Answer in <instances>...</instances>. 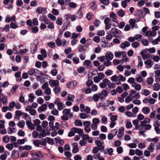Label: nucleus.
Wrapping results in <instances>:
<instances>
[{
  "label": "nucleus",
  "mask_w": 160,
  "mask_h": 160,
  "mask_svg": "<svg viewBox=\"0 0 160 160\" xmlns=\"http://www.w3.org/2000/svg\"><path fill=\"white\" fill-rule=\"evenodd\" d=\"M26 123L29 129L34 130L35 129V125L33 124L31 122L29 121H27L26 122Z\"/></svg>",
  "instance_id": "nucleus-16"
},
{
  "label": "nucleus",
  "mask_w": 160,
  "mask_h": 160,
  "mask_svg": "<svg viewBox=\"0 0 160 160\" xmlns=\"http://www.w3.org/2000/svg\"><path fill=\"white\" fill-rule=\"evenodd\" d=\"M124 128L123 127L121 128L118 131V133L117 134V137L118 138H121L124 135Z\"/></svg>",
  "instance_id": "nucleus-29"
},
{
  "label": "nucleus",
  "mask_w": 160,
  "mask_h": 160,
  "mask_svg": "<svg viewBox=\"0 0 160 160\" xmlns=\"http://www.w3.org/2000/svg\"><path fill=\"white\" fill-rule=\"evenodd\" d=\"M41 54L38 55V58L39 60H42L47 57V52L45 50L42 49L41 51Z\"/></svg>",
  "instance_id": "nucleus-5"
},
{
  "label": "nucleus",
  "mask_w": 160,
  "mask_h": 160,
  "mask_svg": "<svg viewBox=\"0 0 160 160\" xmlns=\"http://www.w3.org/2000/svg\"><path fill=\"white\" fill-rule=\"evenodd\" d=\"M35 93V95L38 96L42 95V92L40 89H38L36 90Z\"/></svg>",
  "instance_id": "nucleus-50"
},
{
  "label": "nucleus",
  "mask_w": 160,
  "mask_h": 160,
  "mask_svg": "<svg viewBox=\"0 0 160 160\" xmlns=\"http://www.w3.org/2000/svg\"><path fill=\"white\" fill-rule=\"evenodd\" d=\"M107 85L109 88H114V84L113 83H111L110 81L107 78L104 79L102 82H100L99 84L100 87L102 88H105L106 87Z\"/></svg>",
  "instance_id": "nucleus-1"
},
{
  "label": "nucleus",
  "mask_w": 160,
  "mask_h": 160,
  "mask_svg": "<svg viewBox=\"0 0 160 160\" xmlns=\"http://www.w3.org/2000/svg\"><path fill=\"white\" fill-rule=\"evenodd\" d=\"M0 99L2 102L4 104L5 103L7 102V97L3 94H2Z\"/></svg>",
  "instance_id": "nucleus-45"
},
{
  "label": "nucleus",
  "mask_w": 160,
  "mask_h": 160,
  "mask_svg": "<svg viewBox=\"0 0 160 160\" xmlns=\"http://www.w3.org/2000/svg\"><path fill=\"white\" fill-rule=\"evenodd\" d=\"M113 150L112 148H110L109 149H106L104 151V153L105 154H108L109 155H112Z\"/></svg>",
  "instance_id": "nucleus-31"
},
{
  "label": "nucleus",
  "mask_w": 160,
  "mask_h": 160,
  "mask_svg": "<svg viewBox=\"0 0 160 160\" xmlns=\"http://www.w3.org/2000/svg\"><path fill=\"white\" fill-rule=\"evenodd\" d=\"M63 115L61 117V119L63 120H67L68 117L71 118L73 117V114L71 112L70 109H65L62 111Z\"/></svg>",
  "instance_id": "nucleus-2"
},
{
  "label": "nucleus",
  "mask_w": 160,
  "mask_h": 160,
  "mask_svg": "<svg viewBox=\"0 0 160 160\" xmlns=\"http://www.w3.org/2000/svg\"><path fill=\"white\" fill-rule=\"evenodd\" d=\"M118 83H117L118 84H119L120 83L121 81L122 82H124L126 80V78L122 75H119L118 76Z\"/></svg>",
  "instance_id": "nucleus-23"
},
{
  "label": "nucleus",
  "mask_w": 160,
  "mask_h": 160,
  "mask_svg": "<svg viewBox=\"0 0 160 160\" xmlns=\"http://www.w3.org/2000/svg\"><path fill=\"white\" fill-rule=\"evenodd\" d=\"M28 73L30 75H33L35 74L36 77L38 76L37 73L38 74H41V72L38 69L33 68L30 69L28 71Z\"/></svg>",
  "instance_id": "nucleus-6"
},
{
  "label": "nucleus",
  "mask_w": 160,
  "mask_h": 160,
  "mask_svg": "<svg viewBox=\"0 0 160 160\" xmlns=\"http://www.w3.org/2000/svg\"><path fill=\"white\" fill-rule=\"evenodd\" d=\"M46 136V132L45 130H42L41 132L39 134V138H42Z\"/></svg>",
  "instance_id": "nucleus-49"
},
{
  "label": "nucleus",
  "mask_w": 160,
  "mask_h": 160,
  "mask_svg": "<svg viewBox=\"0 0 160 160\" xmlns=\"http://www.w3.org/2000/svg\"><path fill=\"white\" fill-rule=\"evenodd\" d=\"M132 99V97L129 95L126 98L125 102L126 103H128L131 101Z\"/></svg>",
  "instance_id": "nucleus-59"
},
{
  "label": "nucleus",
  "mask_w": 160,
  "mask_h": 160,
  "mask_svg": "<svg viewBox=\"0 0 160 160\" xmlns=\"http://www.w3.org/2000/svg\"><path fill=\"white\" fill-rule=\"evenodd\" d=\"M28 97V100L30 102H32L35 98L34 94L32 93H30Z\"/></svg>",
  "instance_id": "nucleus-53"
},
{
  "label": "nucleus",
  "mask_w": 160,
  "mask_h": 160,
  "mask_svg": "<svg viewBox=\"0 0 160 160\" xmlns=\"http://www.w3.org/2000/svg\"><path fill=\"white\" fill-rule=\"evenodd\" d=\"M138 148L141 149H143L146 147V144L144 143L140 142L138 145Z\"/></svg>",
  "instance_id": "nucleus-64"
},
{
  "label": "nucleus",
  "mask_w": 160,
  "mask_h": 160,
  "mask_svg": "<svg viewBox=\"0 0 160 160\" xmlns=\"http://www.w3.org/2000/svg\"><path fill=\"white\" fill-rule=\"evenodd\" d=\"M122 61L125 62H127L129 61L128 58L127 57L126 52L124 51H122Z\"/></svg>",
  "instance_id": "nucleus-24"
},
{
  "label": "nucleus",
  "mask_w": 160,
  "mask_h": 160,
  "mask_svg": "<svg viewBox=\"0 0 160 160\" xmlns=\"http://www.w3.org/2000/svg\"><path fill=\"white\" fill-rule=\"evenodd\" d=\"M7 37L9 39H13L15 38V35L12 32H10L8 34Z\"/></svg>",
  "instance_id": "nucleus-52"
},
{
  "label": "nucleus",
  "mask_w": 160,
  "mask_h": 160,
  "mask_svg": "<svg viewBox=\"0 0 160 160\" xmlns=\"http://www.w3.org/2000/svg\"><path fill=\"white\" fill-rule=\"evenodd\" d=\"M132 86L134 88L136 91H139L141 89V86L136 82L134 83L133 84H132Z\"/></svg>",
  "instance_id": "nucleus-22"
},
{
  "label": "nucleus",
  "mask_w": 160,
  "mask_h": 160,
  "mask_svg": "<svg viewBox=\"0 0 160 160\" xmlns=\"http://www.w3.org/2000/svg\"><path fill=\"white\" fill-rule=\"evenodd\" d=\"M53 90L55 93L57 94L59 93L61 90V88L58 86L54 87L53 89Z\"/></svg>",
  "instance_id": "nucleus-54"
},
{
  "label": "nucleus",
  "mask_w": 160,
  "mask_h": 160,
  "mask_svg": "<svg viewBox=\"0 0 160 160\" xmlns=\"http://www.w3.org/2000/svg\"><path fill=\"white\" fill-rule=\"evenodd\" d=\"M138 59V67H142L143 65L142 60L140 56H138L137 57Z\"/></svg>",
  "instance_id": "nucleus-33"
},
{
  "label": "nucleus",
  "mask_w": 160,
  "mask_h": 160,
  "mask_svg": "<svg viewBox=\"0 0 160 160\" xmlns=\"http://www.w3.org/2000/svg\"><path fill=\"white\" fill-rule=\"evenodd\" d=\"M152 89L154 91H158L160 89V85L158 83H155L152 86Z\"/></svg>",
  "instance_id": "nucleus-32"
},
{
  "label": "nucleus",
  "mask_w": 160,
  "mask_h": 160,
  "mask_svg": "<svg viewBox=\"0 0 160 160\" xmlns=\"http://www.w3.org/2000/svg\"><path fill=\"white\" fill-rule=\"evenodd\" d=\"M117 14L120 17H123L125 15L124 11L122 9L120 10L117 12Z\"/></svg>",
  "instance_id": "nucleus-51"
},
{
  "label": "nucleus",
  "mask_w": 160,
  "mask_h": 160,
  "mask_svg": "<svg viewBox=\"0 0 160 160\" xmlns=\"http://www.w3.org/2000/svg\"><path fill=\"white\" fill-rule=\"evenodd\" d=\"M25 142V140L24 139H18L17 142L13 143L14 146L16 148L18 147L19 145L23 144Z\"/></svg>",
  "instance_id": "nucleus-12"
},
{
  "label": "nucleus",
  "mask_w": 160,
  "mask_h": 160,
  "mask_svg": "<svg viewBox=\"0 0 160 160\" xmlns=\"http://www.w3.org/2000/svg\"><path fill=\"white\" fill-rule=\"evenodd\" d=\"M82 8L81 6L77 12L76 17L77 18L79 19H81L83 17V13L82 12Z\"/></svg>",
  "instance_id": "nucleus-17"
},
{
  "label": "nucleus",
  "mask_w": 160,
  "mask_h": 160,
  "mask_svg": "<svg viewBox=\"0 0 160 160\" xmlns=\"http://www.w3.org/2000/svg\"><path fill=\"white\" fill-rule=\"evenodd\" d=\"M147 68H150L154 64V62L150 59L146 60L144 62Z\"/></svg>",
  "instance_id": "nucleus-9"
},
{
  "label": "nucleus",
  "mask_w": 160,
  "mask_h": 160,
  "mask_svg": "<svg viewBox=\"0 0 160 160\" xmlns=\"http://www.w3.org/2000/svg\"><path fill=\"white\" fill-rule=\"evenodd\" d=\"M72 152L73 153H76L79 151V148H78V144L77 142H74L72 144Z\"/></svg>",
  "instance_id": "nucleus-10"
},
{
  "label": "nucleus",
  "mask_w": 160,
  "mask_h": 160,
  "mask_svg": "<svg viewBox=\"0 0 160 160\" xmlns=\"http://www.w3.org/2000/svg\"><path fill=\"white\" fill-rule=\"evenodd\" d=\"M37 46L36 44H33L31 48V53L33 54L35 53L37 50Z\"/></svg>",
  "instance_id": "nucleus-41"
},
{
  "label": "nucleus",
  "mask_w": 160,
  "mask_h": 160,
  "mask_svg": "<svg viewBox=\"0 0 160 160\" xmlns=\"http://www.w3.org/2000/svg\"><path fill=\"white\" fill-rule=\"evenodd\" d=\"M130 45V43L128 41H125L121 43L120 47L122 49H124L128 47Z\"/></svg>",
  "instance_id": "nucleus-26"
},
{
  "label": "nucleus",
  "mask_w": 160,
  "mask_h": 160,
  "mask_svg": "<svg viewBox=\"0 0 160 160\" xmlns=\"http://www.w3.org/2000/svg\"><path fill=\"white\" fill-rule=\"evenodd\" d=\"M82 92H85L86 94L90 93L92 92L91 89L89 88H83L82 89Z\"/></svg>",
  "instance_id": "nucleus-48"
},
{
  "label": "nucleus",
  "mask_w": 160,
  "mask_h": 160,
  "mask_svg": "<svg viewBox=\"0 0 160 160\" xmlns=\"http://www.w3.org/2000/svg\"><path fill=\"white\" fill-rule=\"evenodd\" d=\"M14 146V145L13 144L9 143L6 145V147L8 150L11 151L13 149Z\"/></svg>",
  "instance_id": "nucleus-56"
},
{
  "label": "nucleus",
  "mask_w": 160,
  "mask_h": 160,
  "mask_svg": "<svg viewBox=\"0 0 160 160\" xmlns=\"http://www.w3.org/2000/svg\"><path fill=\"white\" fill-rule=\"evenodd\" d=\"M139 43L138 42H134L131 44L132 46L134 48H137L139 46Z\"/></svg>",
  "instance_id": "nucleus-60"
},
{
  "label": "nucleus",
  "mask_w": 160,
  "mask_h": 160,
  "mask_svg": "<svg viewBox=\"0 0 160 160\" xmlns=\"http://www.w3.org/2000/svg\"><path fill=\"white\" fill-rule=\"evenodd\" d=\"M113 53L110 51L107 52L105 56L106 59L108 60H112L113 58Z\"/></svg>",
  "instance_id": "nucleus-8"
},
{
  "label": "nucleus",
  "mask_w": 160,
  "mask_h": 160,
  "mask_svg": "<svg viewBox=\"0 0 160 160\" xmlns=\"http://www.w3.org/2000/svg\"><path fill=\"white\" fill-rule=\"evenodd\" d=\"M110 34L113 35L115 37H117V35L121 34V31L116 28H113L110 31Z\"/></svg>",
  "instance_id": "nucleus-4"
},
{
  "label": "nucleus",
  "mask_w": 160,
  "mask_h": 160,
  "mask_svg": "<svg viewBox=\"0 0 160 160\" xmlns=\"http://www.w3.org/2000/svg\"><path fill=\"white\" fill-rule=\"evenodd\" d=\"M154 146L155 144L151 142L148 147L147 149L150 152H152L154 150Z\"/></svg>",
  "instance_id": "nucleus-25"
},
{
  "label": "nucleus",
  "mask_w": 160,
  "mask_h": 160,
  "mask_svg": "<svg viewBox=\"0 0 160 160\" xmlns=\"http://www.w3.org/2000/svg\"><path fill=\"white\" fill-rule=\"evenodd\" d=\"M75 96L73 94H69L67 97V100L72 102L74 101Z\"/></svg>",
  "instance_id": "nucleus-44"
},
{
  "label": "nucleus",
  "mask_w": 160,
  "mask_h": 160,
  "mask_svg": "<svg viewBox=\"0 0 160 160\" xmlns=\"http://www.w3.org/2000/svg\"><path fill=\"white\" fill-rule=\"evenodd\" d=\"M19 157V154L18 152L15 150L12 151V157L13 159L17 158Z\"/></svg>",
  "instance_id": "nucleus-30"
},
{
  "label": "nucleus",
  "mask_w": 160,
  "mask_h": 160,
  "mask_svg": "<svg viewBox=\"0 0 160 160\" xmlns=\"http://www.w3.org/2000/svg\"><path fill=\"white\" fill-rule=\"evenodd\" d=\"M10 138L8 135L5 136L3 138V141L6 143L10 141Z\"/></svg>",
  "instance_id": "nucleus-55"
},
{
  "label": "nucleus",
  "mask_w": 160,
  "mask_h": 160,
  "mask_svg": "<svg viewBox=\"0 0 160 160\" xmlns=\"http://www.w3.org/2000/svg\"><path fill=\"white\" fill-rule=\"evenodd\" d=\"M25 124V122L23 120H21L18 122L17 125L21 128H23Z\"/></svg>",
  "instance_id": "nucleus-34"
},
{
  "label": "nucleus",
  "mask_w": 160,
  "mask_h": 160,
  "mask_svg": "<svg viewBox=\"0 0 160 160\" xmlns=\"http://www.w3.org/2000/svg\"><path fill=\"white\" fill-rule=\"evenodd\" d=\"M142 111L144 114H147L150 112V109L148 107H144L142 108Z\"/></svg>",
  "instance_id": "nucleus-35"
},
{
  "label": "nucleus",
  "mask_w": 160,
  "mask_h": 160,
  "mask_svg": "<svg viewBox=\"0 0 160 160\" xmlns=\"http://www.w3.org/2000/svg\"><path fill=\"white\" fill-rule=\"evenodd\" d=\"M110 17L112 18L113 22H115L117 23H118V22L116 18V15L113 12H112L110 14Z\"/></svg>",
  "instance_id": "nucleus-28"
},
{
  "label": "nucleus",
  "mask_w": 160,
  "mask_h": 160,
  "mask_svg": "<svg viewBox=\"0 0 160 160\" xmlns=\"http://www.w3.org/2000/svg\"><path fill=\"white\" fill-rule=\"evenodd\" d=\"M90 5L93 10H95L97 8V5L94 2H91L90 4Z\"/></svg>",
  "instance_id": "nucleus-61"
},
{
  "label": "nucleus",
  "mask_w": 160,
  "mask_h": 160,
  "mask_svg": "<svg viewBox=\"0 0 160 160\" xmlns=\"http://www.w3.org/2000/svg\"><path fill=\"white\" fill-rule=\"evenodd\" d=\"M77 84L76 81H73L67 84V87L68 88H73L77 85Z\"/></svg>",
  "instance_id": "nucleus-20"
},
{
  "label": "nucleus",
  "mask_w": 160,
  "mask_h": 160,
  "mask_svg": "<svg viewBox=\"0 0 160 160\" xmlns=\"http://www.w3.org/2000/svg\"><path fill=\"white\" fill-rule=\"evenodd\" d=\"M47 11V9L45 8H42L38 7L36 9V11L39 13L44 14L46 13Z\"/></svg>",
  "instance_id": "nucleus-13"
},
{
  "label": "nucleus",
  "mask_w": 160,
  "mask_h": 160,
  "mask_svg": "<svg viewBox=\"0 0 160 160\" xmlns=\"http://www.w3.org/2000/svg\"><path fill=\"white\" fill-rule=\"evenodd\" d=\"M100 122V120L99 118H94L92 119V122L94 124L98 125Z\"/></svg>",
  "instance_id": "nucleus-63"
},
{
  "label": "nucleus",
  "mask_w": 160,
  "mask_h": 160,
  "mask_svg": "<svg viewBox=\"0 0 160 160\" xmlns=\"http://www.w3.org/2000/svg\"><path fill=\"white\" fill-rule=\"evenodd\" d=\"M140 54L141 55L142 58L143 60L149 59L150 56V54L149 53H145L144 51L141 52Z\"/></svg>",
  "instance_id": "nucleus-14"
},
{
  "label": "nucleus",
  "mask_w": 160,
  "mask_h": 160,
  "mask_svg": "<svg viewBox=\"0 0 160 160\" xmlns=\"http://www.w3.org/2000/svg\"><path fill=\"white\" fill-rule=\"evenodd\" d=\"M135 79L136 81L139 83H141L143 82V79L142 77L140 75H137Z\"/></svg>",
  "instance_id": "nucleus-40"
},
{
  "label": "nucleus",
  "mask_w": 160,
  "mask_h": 160,
  "mask_svg": "<svg viewBox=\"0 0 160 160\" xmlns=\"http://www.w3.org/2000/svg\"><path fill=\"white\" fill-rule=\"evenodd\" d=\"M129 23L132 28L135 27L136 20L135 19H131L129 20Z\"/></svg>",
  "instance_id": "nucleus-43"
},
{
  "label": "nucleus",
  "mask_w": 160,
  "mask_h": 160,
  "mask_svg": "<svg viewBox=\"0 0 160 160\" xmlns=\"http://www.w3.org/2000/svg\"><path fill=\"white\" fill-rule=\"evenodd\" d=\"M49 83L50 86L51 87H55L59 85V82L58 80L50 79L49 81Z\"/></svg>",
  "instance_id": "nucleus-7"
},
{
  "label": "nucleus",
  "mask_w": 160,
  "mask_h": 160,
  "mask_svg": "<svg viewBox=\"0 0 160 160\" xmlns=\"http://www.w3.org/2000/svg\"><path fill=\"white\" fill-rule=\"evenodd\" d=\"M57 106L58 109L60 111L63 109L65 107V106L61 102L57 105Z\"/></svg>",
  "instance_id": "nucleus-46"
},
{
  "label": "nucleus",
  "mask_w": 160,
  "mask_h": 160,
  "mask_svg": "<svg viewBox=\"0 0 160 160\" xmlns=\"http://www.w3.org/2000/svg\"><path fill=\"white\" fill-rule=\"evenodd\" d=\"M31 155L32 157V158H35L34 157L35 156L39 158H42L44 156L43 155L40 151L36 153L32 152L31 153Z\"/></svg>",
  "instance_id": "nucleus-11"
},
{
  "label": "nucleus",
  "mask_w": 160,
  "mask_h": 160,
  "mask_svg": "<svg viewBox=\"0 0 160 160\" xmlns=\"http://www.w3.org/2000/svg\"><path fill=\"white\" fill-rule=\"evenodd\" d=\"M153 79L152 77H149L147 78L146 82L148 85H152L153 82Z\"/></svg>",
  "instance_id": "nucleus-39"
},
{
  "label": "nucleus",
  "mask_w": 160,
  "mask_h": 160,
  "mask_svg": "<svg viewBox=\"0 0 160 160\" xmlns=\"http://www.w3.org/2000/svg\"><path fill=\"white\" fill-rule=\"evenodd\" d=\"M135 154L136 155L141 156L143 154V152L140 150L136 149L135 150Z\"/></svg>",
  "instance_id": "nucleus-57"
},
{
  "label": "nucleus",
  "mask_w": 160,
  "mask_h": 160,
  "mask_svg": "<svg viewBox=\"0 0 160 160\" xmlns=\"http://www.w3.org/2000/svg\"><path fill=\"white\" fill-rule=\"evenodd\" d=\"M16 17L15 15L12 16L10 17L9 16H7L5 18V22H9L10 21L14 22L15 20Z\"/></svg>",
  "instance_id": "nucleus-15"
},
{
  "label": "nucleus",
  "mask_w": 160,
  "mask_h": 160,
  "mask_svg": "<svg viewBox=\"0 0 160 160\" xmlns=\"http://www.w3.org/2000/svg\"><path fill=\"white\" fill-rule=\"evenodd\" d=\"M75 129V128H73L71 129L70 131L68 134V136L69 137H72L76 133Z\"/></svg>",
  "instance_id": "nucleus-38"
},
{
  "label": "nucleus",
  "mask_w": 160,
  "mask_h": 160,
  "mask_svg": "<svg viewBox=\"0 0 160 160\" xmlns=\"http://www.w3.org/2000/svg\"><path fill=\"white\" fill-rule=\"evenodd\" d=\"M75 128L76 133H78L80 136H81L83 135L84 132L83 129L76 128Z\"/></svg>",
  "instance_id": "nucleus-37"
},
{
  "label": "nucleus",
  "mask_w": 160,
  "mask_h": 160,
  "mask_svg": "<svg viewBox=\"0 0 160 160\" xmlns=\"http://www.w3.org/2000/svg\"><path fill=\"white\" fill-rule=\"evenodd\" d=\"M79 108L80 111L82 112H86L87 113H89L90 112L91 109L88 106H85L83 104H81L80 105Z\"/></svg>",
  "instance_id": "nucleus-3"
},
{
  "label": "nucleus",
  "mask_w": 160,
  "mask_h": 160,
  "mask_svg": "<svg viewBox=\"0 0 160 160\" xmlns=\"http://www.w3.org/2000/svg\"><path fill=\"white\" fill-rule=\"evenodd\" d=\"M138 120H134L132 121V123L135 126L136 129L140 130L143 128V127H141L140 126L138 125Z\"/></svg>",
  "instance_id": "nucleus-21"
},
{
  "label": "nucleus",
  "mask_w": 160,
  "mask_h": 160,
  "mask_svg": "<svg viewBox=\"0 0 160 160\" xmlns=\"http://www.w3.org/2000/svg\"><path fill=\"white\" fill-rule=\"evenodd\" d=\"M10 28L12 29H16L18 28L19 26L17 24L13 22H11L10 23Z\"/></svg>",
  "instance_id": "nucleus-47"
},
{
  "label": "nucleus",
  "mask_w": 160,
  "mask_h": 160,
  "mask_svg": "<svg viewBox=\"0 0 160 160\" xmlns=\"http://www.w3.org/2000/svg\"><path fill=\"white\" fill-rule=\"evenodd\" d=\"M142 94L145 96H147L150 94V91L146 89H143L142 90Z\"/></svg>",
  "instance_id": "nucleus-42"
},
{
  "label": "nucleus",
  "mask_w": 160,
  "mask_h": 160,
  "mask_svg": "<svg viewBox=\"0 0 160 160\" xmlns=\"http://www.w3.org/2000/svg\"><path fill=\"white\" fill-rule=\"evenodd\" d=\"M47 142L51 145H52L54 143V141L53 139L52 138H46Z\"/></svg>",
  "instance_id": "nucleus-62"
},
{
  "label": "nucleus",
  "mask_w": 160,
  "mask_h": 160,
  "mask_svg": "<svg viewBox=\"0 0 160 160\" xmlns=\"http://www.w3.org/2000/svg\"><path fill=\"white\" fill-rule=\"evenodd\" d=\"M88 113L85 112L81 113L79 114V116L81 119H84L88 118Z\"/></svg>",
  "instance_id": "nucleus-36"
},
{
  "label": "nucleus",
  "mask_w": 160,
  "mask_h": 160,
  "mask_svg": "<svg viewBox=\"0 0 160 160\" xmlns=\"http://www.w3.org/2000/svg\"><path fill=\"white\" fill-rule=\"evenodd\" d=\"M47 107V106L46 104H42L40 107L38 108V111L39 112L41 113L46 110Z\"/></svg>",
  "instance_id": "nucleus-18"
},
{
  "label": "nucleus",
  "mask_w": 160,
  "mask_h": 160,
  "mask_svg": "<svg viewBox=\"0 0 160 160\" xmlns=\"http://www.w3.org/2000/svg\"><path fill=\"white\" fill-rule=\"evenodd\" d=\"M102 96V94L100 93L95 94L93 96V99L95 102H97L99 98H101V99H102V98L101 97Z\"/></svg>",
  "instance_id": "nucleus-19"
},
{
  "label": "nucleus",
  "mask_w": 160,
  "mask_h": 160,
  "mask_svg": "<svg viewBox=\"0 0 160 160\" xmlns=\"http://www.w3.org/2000/svg\"><path fill=\"white\" fill-rule=\"evenodd\" d=\"M156 35V32H153L149 30L147 31L145 33V35L148 37H155Z\"/></svg>",
  "instance_id": "nucleus-27"
},
{
  "label": "nucleus",
  "mask_w": 160,
  "mask_h": 160,
  "mask_svg": "<svg viewBox=\"0 0 160 160\" xmlns=\"http://www.w3.org/2000/svg\"><path fill=\"white\" fill-rule=\"evenodd\" d=\"M160 42V36H158L157 38L152 42V43L153 45L158 44V42Z\"/></svg>",
  "instance_id": "nucleus-58"
}]
</instances>
